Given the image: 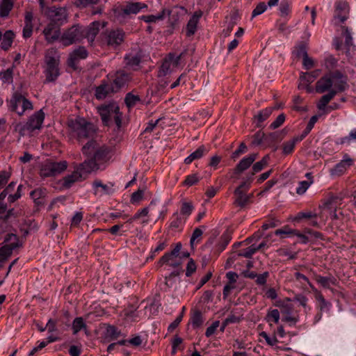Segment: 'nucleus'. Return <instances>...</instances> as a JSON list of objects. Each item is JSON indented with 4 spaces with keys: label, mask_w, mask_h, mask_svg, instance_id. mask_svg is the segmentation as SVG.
<instances>
[{
    "label": "nucleus",
    "mask_w": 356,
    "mask_h": 356,
    "mask_svg": "<svg viewBox=\"0 0 356 356\" xmlns=\"http://www.w3.org/2000/svg\"><path fill=\"white\" fill-rule=\"evenodd\" d=\"M349 8L345 2L336 3L334 17L339 19L341 22H344L348 18Z\"/></svg>",
    "instance_id": "nucleus-25"
},
{
    "label": "nucleus",
    "mask_w": 356,
    "mask_h": 356,
    "mask_svg": "<svg viewBox=\"0 0 356 356\" xmlns=\"http://www.w3.org/2000/svg\"><path fill=\"white\" fill-rule=\"evenodd\" d=\"M52 20L59 25H62L67 21V13L65 8H52L49 12Z\"/></svg>",
    "instance_id": "nucleus-22"
},
{
    "label": "nucleus",
    "mask_w": 356,
    "mask_h": 356,
    "mask_svg": "<svg viewBox=\"0 0 356 356\" xmlns=\"http://www.w3.org/2000/svg\"><path fill=\"white\" fill-rule=\"evenodd\" d=\"M0 79L3 83H12L13 81V69L8 68L7 70L0 72Z\"/></svg>",
    "instance_id": "nucleus-45"
},
{
    "label": "nucleus",
    "mask_w": 356,
    "mask_h": 356,
    "mask_svg": "<svg viewBox=\"0 0 356 356\" xmlns=\"http://www.w3.org/2000/svg\"><path fill=\"white\" fill-rule=\"evenodd\" d=\"M273 110V108L271 107L266 108L260 111L259 113L254 116V120L257 127L262 126V123L270 117Z\"/></svg>",
    "instance_id": "nucleus-31"
},
{
    "label": "nucleus",
    "mask_w": 356,
    "mask_h": 356,
    "mask_svg": "<svg viewBox=\"0 0 356 356\" xmlns=\"http://www.w3.org/2000/svg\"><path fill=\"white\" fill-rule=\"evenodd\" d=\"M174 58V54H169L168 57L163 60L160 70L159 71V76H165L170 71V68L171 66V61Z\"/></svg>",
    "instance_id": "nucleus-39"
},
{
    "label": "nucleus",
    "mask_w": 356,
    "mask_h": 356,
    "mask_svg": "<svg viewBox=\"0 0 356 356\" xmlns=\"http://www.w3.org/2000/svg\"><path fill=\"white\" fill-rule=\"evenodd\" d=\"M259 336L264 338L266 340V343L270 346H273L278 343V340L277 339L275 336L269 337L266 332H261L259 334Z\"/></svg>",
    "instance_id": "nucleus-64"
},
{
    "label": "nucleus",
    "mask_w": 356,
    "mask_h": 356,
    "mask_svg": "<svg viewBox=\"0 0 356 356\" xmlns=\"http://www.w3.org/2000/svg\"><path fill=\"white\" fill-rule=\"evenodd\" d=\"M255 245H251L245 249L240 250L238 255L245 258H251L252 256L256 252Z\"/></svg>",
    "instance_id": "nucleus-54"
},
{
    "label": "nucleus",
    "mask_w": 356,
    "mask_h": 356,
    "mask_svg": "<svg viewBox=\"0 0 356 356\" xmlns=\"http://www.w3.org/2000/svg\"><path fill=\"white\" fill-rule=\"evenodd\" d=\"M99 0H74V6L79 8H84L88 6L96 5Z\"/></svg>",
    "instance_id": "nucleus-53"
},
{
    "label": "nucleus",
    "mask_w": 356,
    "mask_h": 356,
    "mask_svg": "<svg viewBox=\"0 0 356 356\" xmlns=\"http://www.w3.org/2000/svg\"><path fill=\"white\" fill-rule=\"evenodd\" d=\"M333 83V75H325L316 82V91L318 93L330 91L332 89Z\"/></svg>",
    "instance_id": "nucleus-21"
},
{
    "label": "nucleus",
    "mask_w": 356,
    "mask_h": 356,
    "mask_svg": "<svg viewBox=\"0 0 356 356\" xmlns=\"http://www.w3.org/2000/svg\"><path fill=\"white\" fill-rule=\"evenodd\" d=\"M92 187L95 195H111L115 191L113 183L103 184L99 179H95L92 182Z\"/></svg>",
    "instance_id": "nucleus-13"
},
{
    "label": "nucleus",
    "mask_w": 356,
    "mask_h": 356,
    "mask_svg": "<svg viewBox=\"0 0 356 356\" xmlns=\"http://www.w3.org/2000/svg\"><path fill=\"white\" fill-rule=\"evenodd\" d=\"M33 15L31 11H26L24 16V26L23 29V37L29 38L33 33Z\"/></svg>",
    "instance_id": "nucleus-26"
},
{
    "label": "nucleus",
    "mask_w": 356,
    "mask_h": 356,
    "mask_svg": "<svg viewBox=\"0 0 356 356\" xmlns=\"http://www.w3.org/2000/svg\"><path fill=\"white\" fill-rule=\"evenodd\" d=\"M8 106L10 111L16 113L19 116L33 109L32 102L18 91L13 92L8 102Z\"/></svg>",
    "instance_id": "nucleus-5"
},
{
    "label": "nucleus",
    "mask_w": 356,
    "mask_h": 356,
    "mask_svg": "<svg viewBox=\"0 0 356 356\" xmlns=\"http://www.w3.org/2000/svg\"><path fill=\"white\" fill-rule=\"evenodd\" d=\"M208 152L209 149L204 145H201L184 159V163L187 165L191 164L193 161L203 157Z\"/></svg>",
    "instance_id": "nucleus-27"
},
{
    "label": "nucleus",
    "mask_w": 356,
    "mask_h": 356,
    "mask_svg": "<svg viewBox=\"0 0 356 356\" xmlns=\"http://www.w3.org/2000/svg\"><path fill=\"white\" fill-rule=\"evenodd\" d=\"M318 118L319 115H315L310 118L305 131H303L302 135L301 136L302 138H305L312 131L314 127V124L318 120Z\"/></svg>",
    "instance_id": "nucleus-58"
},
{
    "label": "nucleus",
    "mask_w": 356,
    "mask_h": 356,
    "mask_svg": "<svg viewBox=\"0 0 356 356\" xmlns=\"http://www.w3.org/2000/svg\"><path fill=\"white\" fill-rule=\"evenodd\" d=\"M302 51L303 57V66L306 70H309L314 66V61L311 58L308 56L305 48H302Z\"/></svg>",
    "instance_id": "nucleus-57"
},
{
    "label": "nucleus",
    "mask_w": 356,
    "mask_h": 356,
    "mask_svg": "<svg viewBox=\"0 0 356 356\" xmlns=\"http://www.w3.org/2000/svg\"><path fill=\"white\" fill-rule=\"evenodd\" d=\"M257 156L258 154L253 153L243 157L236 165L234 170V174L241 175L242 172L248 170L257 159Z\"/></svg>",
    "instance_id": "nucleus-16"
},
{
    "label": "nucleus",
    "mask_w": 356,
    "mask_h": 356,
    "mask_svg": "<svg viewBox=\"0 0 356 356\" xmlns=\"http://www.w3.org/2000/svg\"><path fill=\"white\" fill-rule=\"evenodd\" d=\"M185 222L186 219L177 212H175L171 217L170 227L173 229H179L180 227H182Z\"/></svg>",
    "instance_id": "nucleus-38"
},
{
    "label": "nucleus",
    "mask_w": 356,
    "mask_h": 356,
    "mask_svg": "<svg viewBox=\"0 0 356 356\" xmlns=\"http://www.w3.org/2000/svg\"><path fill=\"white\" fill-rule=\"evenodd\" d=\"M166 15H169L170 11L167 9H163L162 11L159 13L157 15H142L139 19L147 23H155L163 19Z\"/></svg>",
    "instance_id": "nucleus-28"
},
{
    "label": "nucleus",
    "mask_w": 356,
    "mask_h": 356,
    "mask_svg": "<svg viewBox=\"0 0 356 356\" xmlns=\"http://www.w3.org/2000/svg\"><path fill=\"white\" fill-rule=\"evenodd\" d=\"M44 194L45 193L42 189L37 188L31 192L30 196L37 204H42L41 198L44 196Z\"/></svg>",
    "instance_id": "nucleus-51"
},
{
    "label": "nucleus",
    "mask_w": 356,
    "mask_h": 356,
    "mask_svg": "<svg viewBox=\"0 0 356 356\" xmlns=\"http://www.w3.org/2000/svg\"><path fill=\"white\" fill-rule=\"evenodd\" d=\"M291 3L289 0H282L280 6V12L281 16H286L291 10Z\"/></svg>",
    "instance_id": "nucleus-55"
},
{
    "label": "nucleus",
    "mask_w": 356,
    "mask_h": 356,
    "mask_svg": "<svg viewBox=\"0 0 356 356\" xmlns=\"http://www.w3.org/2000/svg\"><path fill=\"white\" fill-rule=\"evenodd\" d=\"M4 242L7 244L0 248V263L6 261L12 254L13 251L22 246L19 237L14 234H8L6 236Z\"/></svg>",
    "instance_id": "nucleus-8"
},
{
    "label": "nucleus",
    "mask_w": 356,
    "mask_h": 356,
    "mask_svg": "<svg viewBox=\"0 0 356 356\" xmlns=\"http://www.w3.org/2000/svg\"><path fill=\"white\" fill-rule=\"evenodd\" d=\"M124 60L127 67L133 70H136L141 61V55L138 52H131L125 56Z\"/></svg>",
    "instance_id": "nucleus-24"
},
{
    "label": "nucleus",
    "mask_w": 356,
    "mask_h": 356,
    "mask_svg": "<svg viewBox=\"0 0 356 356\" xmlns=\"http://www.w3.org/2000/svg\"><path fill=\"white\" fill-rule=\"evenodd\" d=\"M13 38L14 33L11 31H6L3 35L0 32V47L4 50H7L11 46Z\"/></svg>",
    "instance_id": "nucleus-33"
},
{
    "label": "nucleus",
    "mask_w": 356,
    "mask_h": 356,
    "mask_svg": "<svg viewBox=\"0 0 356 356\" xmlns=\"http://www.w3.org/2000/svg\"><path fill=\"white\" fill-rule=\"evenodd\" d=\"M203 232L200 228L197 227L194 229L191 237L190 243L193 245L195 243H199L201 240Z\"/></svg>",
    "instance_id": "nucleus-62"
},
{
    "label": "nucleus",
    "mask_w": 356,
    "mask_h": 356,
    "mask_svg": "<svg viewBox=\"0 0 356 356\" xmlns=\"http://www.w3.org/2000/svg\"><path fill=\"white\" fill-rule=\"evenodd\" d=\"M316 281L321 286L326 289H330L331 285H335L337 282V280L332 275L327 277L316 275Z\"/></svg>",
    "instance_id": "nucleus-36"
},
{
    "label": "nucleus",
    "mask_w": 356,
    "mask_h": 356,
    "mask_svg": "<svg viewBox=\"0 0 356 356\" xmlns=\"http://www.w3.org/2000/svg\"><path fill=\"white\" fill-rule=\"evenodd\" d=\"M281 312L283 314L282 321L289 323L290 325H296L299 321L298 316L292 315V310L289 307H284Z\"/></svg>",
    "instance_id": "nucleus-34"
},
{
    "label": "nucleus",
    "mask_w": 356,
    "mask_h": 356,
    "mask_svg": "<svg viewBox=\"0 0 356 356\" xmlns=\"http://www.w3.org/2000/svg\"><path fill=\"white\" fill-rule=\"evenodd\" d=\"M97 112L101 116L104 125L109 126L114 122L118 128L121 127L122 114L116 102L102 104L97 107Z\"/></svg>",
    "instance_id": "nucleus-4"
},
{
    "label": "nucleus",
    "mask_w": 356,
    "mask_h": 356,
    "mask_svg": "<svg viewBox=\"0 0 356 356\" xmlns=\"http://www.w3.org/2000/svg\"><path fill=\"white\" fill-rule=\"evenodd\" d=\"M252 181V177H248L246 181L242 182L234 191V204L238 207H245L253 197V194L246 195L245 193L250 188Z\"/></svg>",
    "instance_id": "nucleus-9"
},
{
    "label": "nucleus",
    "mask_w": 356,
    "mask_h": 356,
    "mask_svg": "<svg viewBox=\"0 0 356 356\" xmlns=\"http://www.w3.org/2000/svg\"><path fill=\"white\" fill-rule=\"evenodd\" d=\"M83 26L73 25L63 33L60 41L65 47L79 42L83 39Z\"/></svg>",
    "instance_id": "nucleus-6"
},
{
    "label": "nucleus",
    "mask_w": 356,
    "mask_h": 356,
    "mask_svg": "<svg viewBox=\"0 0 356 356\" xmlns=\"http://www.w3.org/2000/svg\"><path fill=\"white\" fill-rule=\"evenodd\" d=\"M124 39V32L121 29L112 30L106 35V43L108 46L116 47L120 45Z\"/></svg>",
    "instance_id": "nucleus-15"
},
{
    "label": "nucleus",
    "mask_w": 356,
    "mask_h": 356,
    "mask_svg": "<svg viewBox=\"0 0 356 356\" xmlns=\"http://www.w3.org/2000/svg\"><path fill=\"white\" fill-rule=\"evenodd\" d=\"M120 331L113 325H108L105 331V339L111 341L117 339L120 336Z\"/></svg>",
    "instance_id": "nucleus-37"
},
{
    "label": "nucleus",
    "mask_w": 356,
    "mask_h": 356,
    "mask_svg": "<svg viewBox=\"0 0 356 356\" xmlns=\"http://www.w3.org/2000/svg\"><path fill=\"white\" fill-rule=\"evenodd\" d=\"M193 209L194 207L191 202H184L181 207L180 215H182L186 219L191 214Z\"/></svg>",
    "instance_id": "nucleus-46"
},
{
    "label": "nucleus",
    "mask_w": 356,
    "mask_h": 356,
    "mask_svg": "<svg viewBox=\"0 0 356 356\" xmlns=\"http://www.w3.org/2000/svg\"><path fill=\"white\" fill-rule=\"evenodd\" d=\"M88 52L84 47H79L70 53L67 63L73 69L77 68V63L79 60L85 59L88 57Z\"/></svg>",
    "instance_id": "nucleus-14"
},
{
    "label": "nucleus",
    "mask_w": 356,
    "mask_h": 356,
    "mask_svg": "<svg viewBox=\"0 0 356 356\" xmlns=\"http://www.w3.org/2000/svg\"><path fill=\"white\" fill-rule=\"evenodd\" d=\"M114 92H116L113 85L106 81H102V83L96 88L95 95L97 99L102 100L105 99L110 94Z\"/></svg>",
    "instance_id": "nucleus-20"
},
{
    "label": "nucleus",
    "mask_w": 356,
    "mask_h": 356,
    "mask_svg": "<svg viewBox=\"0 0 356 356\" xmlns=\"http://www.w3.org/2000/svg\"><path fill=\"white\" fill-rule=\"evenodd\" d=\"M202 14L201 10H197L191 17L186 27V35L187 37H191L195 33L197 24Z\"/></svg>",
    "instance_id": "nucleus-19"
},
{
    "label": "nucleus",
    "mask_w": 356,
    "mask_h": 356,
    "mask_svg": "<svg viewBox=\"0 0 356 356\" xmlns=\"http://www.w3.org/2000/svg\"><path fill=\"white\" fill-rule=\"evenodd\" d=\"M267 9V6L264 2H260L257 5L255 8L252 10V17H255L263 13H264Z\"/></svg>",
    "instance_id": "nucleus-63"
},
{
    "label": "nucleus",
    "mask_w": 356,
    "mask_h": 356,
    "mask_svg": "<svg viewBox=\"0 0 356 356\" xmlns=\"http://www.w3.org/2000/svg\"><path fill=\"white\" fill-rule=\"evenodd\" d=\"M293 230L294 229H291L288 225H286L281 229L275 230V234L276 236H280L281 238H284L286 236L293 235Z\"/></svg>",
    "instance_id": "nucleus-60"
},
{
    "label": "nucleus",
    "mask_w": 356,
    "mask_h": 356,
    "mask_svg": "<svg viewBox=\"0 0 356 356\" xmlns=\"http://www.w3.org/2000/svg\"><path fill=\"white\" fill-rule=\"evenodd\" d=\"M129 79V74L124 71H119L115 73V78L111 84L113 86L115 92H118L122 87L126 85Z\"/></svg>",
    "instance_id": "nucleus-23"
},
{
    "label": "nucleus",
    "mask_w": 356,
    "mask_h": 356,
    "mask_svg": "<svg viewBox=\"0 0 356 356\" xmlns=\"http://www.w3.org/2000/svg\"><path fill=\"white\" fill-rule=\"evenodd\" d=\"M13 7V0H2L0 3V16L7 17Z\"/></svg>",
    "instance_id": "nucleus-40"
},
{
    "label": "nucleus",
    "mask_w": 356,
    "mask_h": 356,
    "mask_svg": "<svg viewBox=\"0 0 356 356\" xmlns=\"http://www.w3.org/2000/svg\"><path fill=\"white\" fill-rule=\"evenodd\" d=\"M67 127L70 137L79 143L92 137L95 131L92 123L81 117L68 120Z\"/></svg>",
    "instance_id": "nucleus-2"
},
{
    "label": "nucleus",
    "mask_w": 356,
    "mask_h": 356,
    "mask_svg": "<svg viewBox=\"0 0 356 356\" xmlns=\"http://www.w3.org/2000/svg\"><path fill=\"white\" fill-rule=\"evenodd\" d=\"M342 29L343 31V35H345V46L346 48V54L348 55L350 54V51L353 52L355 50V47L353 44V37L348 27L342 26Z\"/></svg>",
    "instance_id": "nucleus-29"
},
{
    "label": "nucleus",
    "mask_w": 356,
    "mask_h": 356,
    "mask_svg": "<svg viewBox=\"0 0 356 356\" xmlns=\"http://www.w3.org/2000/svg\"><path fill=\"white\" fill-rule=\"evenodd\" d=\"M43 34L48 43H53L60 39V29L54 23H49L43 30Z\"/></svg>",
    "instance_id": "nucleus-17"
},
{
    "label": "nucleus",
    "mask_w": 356,
    "mask_h": 356,
    "mask_svg": "<svg viewBox=\"0 0 356 356\" xmlns=\"http://www.w3.org/2000/svg\"><path fill=\"white\" fill-rule=\"evenodd\" d=\"M200 181V177L197 174H191L188 175L183 184L186 186H192L196 184Z\"/></svg>",
    "instance_id": "nucleus-59"
},
{
    "label": "nucleus",
    "mask_w": 356,
    "mask_h": 356,
    "mask_svg": "<svg viewBox=\"0 0 356 356\" xmlns=\"http://www.w3.org/2000/svg\"><path fill=\"white\" fill-rule=\"evenodd\" d=\"M60 54L56 48H49L44 53L45 82H54L60 76Z\"/></svg>",
    "instance_id": "nucleus-3"
},
{
    "label": "nucleus",
    "mask_w": 356,
    "mask_h": 356,
    "mask_svg": "<svg viewBox=\"0 0 356 356\" xmlns=\"http://www.w3.org/2000/svg\"><path fill=\"white\" fill-rule=\"evenodd\" d=\"M86 325L83 321L82 317H76L74 318L72 323L73 334H76L82 329L86 328Z\"/></svg>",
    "instance_id": "nucleus-47"
},
{
    "label": "nucleus",
    "mask_w": 356,
    "mask_h": 356,
    "mask_svg": "<svg viewBox=\"0 0 356 356\" xmlns=\"http://www.w3.org/2000/svg\"><path fill=\"white\" fill-rule=\"evenodd\" d=\"M68 166L66 161L58 162L46 161L40 168V175L42 177H49L56 176L64 172Z\"/></svg>",
    "instance_id": "nucleus-7"
},
{
    "label": "nucleus",
    "mask_w": 356,
    "mask_h": 356,
    "mask_svg": "<svg viewBox=\"0 0 356 356\" xmlns=\"http://www.w3.org/2000/svg\"><path fill=\"white\" fill-rule=\"evenodd\" d=\"M191 323L193 327H199L203 323V318L201 312L195 311L191 318Z\"/></svg>",
    "instance_id": "nucleus-48"
},
{
    "label": "nucleus",
    "mask_w": 356,
    "mask_h": 356,
    "mask_svg": "<svg viewBox=\"0 0 356 356\" xmlns=\"http://www.w3.org/2000/svg\"><path fill=\"white\" fill-rule=\"evenodd\" d=\"M302 139H303V138L301 136L300 138H298V137L294 138L291 140L285 142L283 144V153L285 154H291L293 151L296 144L298 142H300V140H302Z\"/></svg>",
    "instance_id": "nucleus-42"
},
{
    "label": "nucleus",
    "mask_w": 356,
    "mask_h": 356,
    "mask_svg": "<svg viewBox=\"0 0 356 356\" xmlns=\"http://www.w3.org/2000/svg\"><path fill=\"white\" fill-rule=\"evenodd\" d=\"M336 95L337 91L335 90H330L327 94L323 95L317 104V108L318 110L325 111L327 104Z\"/></svg>",
    "instance_id": "nucleus-35"
},
{
    "label": "nucleus",
    "mask_w": 356,
    "mask_h": 356,
    "mask_svg": "<svg viewBox=\"0 0 356 356\" xmlns=\"http://www.w3.org/2000/svg\"><path fill=\"white\" fill-rule=\"evenodd\" d=\"M146 187L138 188L136 192L133 193L131 195L130 202L132 204H138L143 199Z\"/></svg>",
    "instance_id": "nucleus-44"
},
{
    "label": "nucleus",
    "mask_w": 356,
    "mask_h": 356,
    "mask_svg": "<svg viewBox=\"0 0 356 356\" xmlns=\"http://www.w3.org/2000/svg\"><path fill=\"white\" fill-rule=\"evenodd\" d=\"M333 83L334 88L332 90H335L337 93L346 90L348 87L346 80L338 78L335 75H333Z\"/></svg>",
    "instance_id": "nucleus-41"
},
{
    "label": "nucleus",
    "mask_w": 356,
    "mask_h": 356,
    "mask_svg": "<svg viewBox=\"0 0 356 356\" xmlns=\"http://www.w3.org/2000/svg\"><path fill=\"white\" fill-rule=\"evenodd\" d=\"M81 151L86 159L81 163L76 164L73 172L60 180L63 188L68 189L76 182L82 181L84 175L99 170L108 159L109 148L93 140L84 145Z\"/></svg>",
    "instance_id": "nucleus-1"
},
{
    "label": "nucleus",
    "mask_w": 356,
    "mask_h": 356,
    "mask_svg": "<svg viewBox=\"0 0 356 356\" xmlns=\"http://www.w3.org/2000/svg\"><path fill=\"white\" fill-rule=\"evenodd\" d=\"M312 183L313 180L300 181L298 183V186L296 188V193L298 195H303Z\"/></svg>",
    "instance_id": "nucleus-56"
},
{
    "label": "nucleus",
    "mask_w": 356,
    "mask_h": 356,
    "mask_svg": "<svg viewBox=\"0 0 356 356\" xmlns=\"http://www.w3.org/2000/svg\"><path fill=\"white\" fill-rule=\"evenodd\" d=\"M320 70H314L311 72L301 73L300 79L307 83H312L315 79L319 75Z\"/></svg>",
    "instance_id": "nucleus-49"
},
{
    "label": "nucleus",
    "mask_w": 356,
    "mask_h": 356,
    "mask_svg": "<svg viewBox=\"0 0 356 356\" xmlns=\"http://www.w3.org/2000/svg\"><path fill=\"white\" fill-rule=\"evenodd\" d=\"M181 247L182 245L181 243H177L175 248L170 252L165 253L164 255L160 258L159 264L162 266L165 264V262L169 261L171 259V257H177L179 254Z\"/></svg>",
    "instance_id": "nucleus-30"
},
{
    "label": "nucleus",
    "mask_w": 356,
    "mask_h": 356,
    "mask_svg": "<svg viewBox=\"0 0 356 356\" xmlns=\"http://www.w3.org/2000/svg\"><path fill=\"white\" fill-rule=\"evenodd\" d=\"M83 39L86 38L92 44L99 32L100 22L95 21L87 27L83 26Z\"/></svg>",
    "instance_id": "nucleus-18"
},
{
    "label": "nucleus",
    "mask_w": 356,
    "mask_h": 356,
    "mask_svg": "<svg viewBox=\"0 0 356 356\" xmlns=\"http://www.w3.org/2000/svg\"><path fill=\"white\" fill-rule=\"evenodd\" d=\"M270 160V157L268 155L264 156L261 160L254 163L252 165L250 176L249 177H252L253 179V176L256 174L261 171L266 166L268 165V161Z\"/></svg>",
    "instance_id": "nucleus-32"
},
{
    "label": "nucleus",
    "mask_w": 356,
    "mask_h": 356,
    "mask_svg": "<svg viewBox=\"0 0 356 356\" xmlns=\"http://www.w3.org/2000/svg\"><path fill=\"white\" fill-rule=\"evenodd\" d=\"M45 114L42 109L35 112L27 120L26 122L20 129L21 132H33L35 130L40 129L44 122Z\"/></svg>",
    "instance_id": "nucleus-11"
},
{
    "label": "nucleus",
    "mask_w": 356,
    "mask_h": 356,
    "mask_svg": "<svg viewBox=\"0 0 356 356\" xmlns=\"http://www.w3.org/2000/svg\"><path fill=\"white\" fill-rule=\"evenodd\" d=\"M280 318V312L277 309H269L265 317V320L268 322L270 325L271 323H278Z\"/></svg>",
    "instance_id": "nucleus-43"
},
{
    "label": "nucleus",
    "mask_w": 356,
    "mask_h": 356,
    "mask_svg": "<svg viewBox=\"0 0 356 356\" xmlns=\"http://www.w3.org/2000/svg\"><path fill=\"white\" fill-rule=\"evenodd\" d=\"M140 101L139 96L134 95L131 93L127 94L124 102L128 108H132Z\"/></svg>",
    "instance_id": "nucleus-50"
},
{
    "label": "nucleus",
    "mask_w": 356,
    "mask_h": 356,
    "mask_svg": "<svg viewBox=\"0 0 356 356\" xmlns=\"http://www.w3.org/2000/svg\"><path fill=\"white\" fill-rule=\"evenodd\" d=\"M281 225V221L277 218H271L266 220L261 226L262 230L265 231L270 228H273Z\"/></svg>",
    "instance_id": "nucleus-52"
},
{
    "label": "nucleus",
    "mask_w": 356,
    "mask_h": 356,
    "mask_svg": "<svg viewBox=\"0 0 356 356\" xmlns=\"http://www.w3.org/2000/svg\"><path fill=\"white\" fill-rule=\"evenodd\" d=\"M353 164L354 160L348 154H345L343 159L330 170V174L332 177L341 176Z\"/></svg>",
    "instance_id": "nucleus-12"
},
{
    "label": "nucleus",
    "mask_w": 356,
    "mask_h": 356,
    "mask_svg": "<svg viewBox=\"0 0 356 356\" xmlns=\"http://www.w3.org/2000/svg\"><path fill=\"white\" fill-rule=\"evenodd\" d=\"M147 6L145 3L136 2L129 3L124 6L118 8L115 10V16L119 19H125L131 15H136L139 13L142 9L146 8Z\"/></svg>",
    "instance_id": "nucleus-10"
},
{
    "label": "nucleus",
    "mask_w": 356,
    "mask_h": 356,
    "mask_svg": "<svg viewBox=\"0 0 356 356\" xmlns=\"http://www.w3.org/2000/svg\"><path fill=\"white\" fill-rule=\"evenodd\" d=\"M277 254L280 257H287L289 259L297 258V252H291L286 248H280L277 250Z\"/></svg>",
    "instance_id": "nucleus-61"
}]
</instances>
